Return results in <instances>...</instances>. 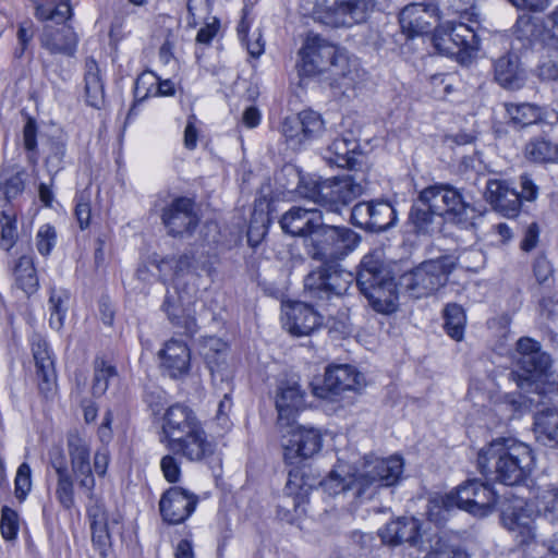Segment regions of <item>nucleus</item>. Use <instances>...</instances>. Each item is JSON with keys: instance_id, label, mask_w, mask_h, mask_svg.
I'll use <instances>...</instances> for the list:
<instances>
[{"instance_id": "f257e3e1", "label": "nucleus", "mask_w": 558, "mask_h": 558, "mask_svg": "<svg viewBox=\"0 0 558 558\" xmlns=\"http://www.w3.org/2000/svg\"><path fill=\"white\" fill-rule=\"evenodd\" d=\"M163 438L167 449L191 462H201L215 453L216 446L208 439L201 421L189 407L177 403L163 415Z\"/></svg>"}, {"instance_id": "f03ea898", "label": "nucleus", "mask_w": 558, "mask_h": 558, "mask_svg": "<svg viewBox=\"0 0 558 558\" xmlns=\"http://www.w3.org/2000/svg\"><path fill=\"white\" fill-rule=\"evenodd\" d=\"M299 74L314 76L329 72L336 87L343 92L354 88L359 76L347 56L319 35L310 33L299 51Z\"/></svg>"}, {"instance_id": "7ed1b4c3", "label": "nucleus", "mask_w": 558, "mask_h": 558, "mask_svg": "<svg viewBox=\"0 0 558 558\" xmlns=\"http://www.w3.org/2000/svg\"><path fill=\"white\" fill-rule=\"evenodd\" d=\"M477 464L482 473H495L500 483L513 486L522 483L535 465L533 450L526 444L498 439L481 449Z\"/></svg>"}, {"instance_id": "20e7f679", "label": "nucleus", "mask_w": 558, "mask_h": 558, "mask_svg": "<svg viewBox=\"0 0 558 558\" xmlns=\"http://www.w3.org/2000/svg\"><path fill=\"white\" fill-rule=\"evenodd\" d=\"M498 502V495L489 485L478 480H469L459 485L454 493L433 497L427 506L428 520L441 524L450 510L457 506L476 517L488 515Z\"/></svg>"}, {"instance_id": "39448f33", "label": "nucleus", "mask_w": 558, "mask_h": 558, "mask_svg": "<svg viewBox=\"0 0 558 558\" xmlns=\"http://www.w3.org/2000/svg\"><path fill=\"white\" fill-rule=\"evenodd\" d=\"M360 236L347 227H337L323 222L304 240L307 255L322 264L339 265L359 245Z\"/></svg>"}, {"instance_id": "423d86ee", "label": "nucleus", "mask_w": 558, "mask_h": 558, "mask_svg": "<svg viewBox=\"0 0 558 558\" xmlns=\"http://www.w3.org/2000/svg\"><path fill=\"white\" fill-rule=\"evenodd\" d=\"M363 192L360 183L350 177L332 178L326 180H301L299 193L318 204L326 211L341 215L342 210Z\"/></svg>"}, {"instance_id": "0eeeda50", "label": "nucleus", "mask_w": 558, "mask_h": 558, "mask_svg": "<svg viewBox=\"0 0 558 558\" xmlns=\"http://www.w3.org/2000/svg\"><path fill=\"white\" fill-rule=\"evenodd\" d=\"M512 360L510 378L521 390H532L538 380L549 375L553 366L551 356L543 350L538 341L529 337L517 341Z\"/></svg>"}, {"instance_id": "6e6552de", "label": "nucleus", "mask_w": 558, "mask_h": 558, "mask_svg": "<svg viewBox=\"0 0 558 558\" xmlns=\"http://www.w3.org/2000/svg\"><path fill=\"white\" fill-rule=\"evenodd\" d=\"M454 265L453 257L448 255L425 260L401 277V286L413 298L430 295L447 283Z\"/></svg>"}, {"instance_id": "1a4fd4ad", "label": "nucleus", "mask_w": 558, "mask_h": 558, "mask_svg": "<svg viewBox=\"0 0 558 558\" xmlns=\"http://www.w3.org/2000/svg\"><path fill=\"white\" fill-rule=\"evenodd\" d=\"M353 281L354 275L340 265L323 264L304 278V292L317 303L326 302L344 295Z\"/></svg>"}, {"instance_id": "9d476101", "label": "nucleus", "mask_w": 558, "mask_h": 558, "mask_svg": "<svg viewBox=\"0 0 558 558\" xmlns=\"http://www.w3.org/2000/svg\"><path fill=\"white\" fill-rule=\"evenodd\" d=\"M403 473V460L392 456L387 459L375 458L367 460L359 473L361 484L356 488L360 500L371 499L379 487L397 484Z\"/></svg>"}, {"instance_id": "9b49d317", "label": "nucleus", "mask_w": 558, "mask_h": 558, "mask_svg": "<svg viewBox=\"0 0 558 558\" xmlns=\"http://www.w3.org/2000/svg\"><path fill=\"white\" fill-rule=\"evenodd\" d=\"M281 437L284 460L293 464L299 459H308L322 448L318 429L298 425L295 421L287 426H277Z\"/></svg>"}, {"instance_id": "f8f14e48", "label": "nucleus", "mask_w": 558, "mask_h": 558, "mask_svg": "<svg viewBox=\"0 0 558 558\" xmlns=\"http://www.w3.org/2000/svg\"><path fill=\"white\" fill-rule=\"evenodd\" d=\"M433 41L439 53L461 60L471 57L481 45L478 35L463 23L435 27Z\"/></svg>"}, {"instance_id": "ddd939ff", "label": "nucleus", "mask_w": 558, "mask_h": 558, "mask_svg": "<svg viewBox=\"0 0 558 558\" xmlns=\"http://www.w3.org/2000/svg\"><path fill=\"white\" fill-rule=\"evenodd\" d=\"M534 510L523 499L513 497L501 506V523L519 545H527L536 537Z\"/></svg>"}, {"instance_id": "4468645a", "label": "nucleus", "mask_w": 558, "mask_h": 558, "mask_svg": "<svg viewBox=\"0 0 558 558\" xmlns=\"http://www.w3.org/2000/svg\"><path fill=\"white\" fill-rule=\"evenodd\" d=\"M372 0H333L332 5L315 11V17L330 27H350L366 20Z\"/></svg>"}, {"instance_id": "2eb2a0df", "label": "nucleus", "mask_w": 558, "mask_h": 558, "mask_svg": "<svg viewBox=\"0 0 558 558\" xmlns=\"http://www.w3.org/2000/svg\"><path fill=\"white\" fill-rule=\"evenodd\" d=\"M72 474L78 487L85 494H92L96 481L90 465V444L78 430H71L66 436Z\"/></svg>"}, {"instance_id": "dca6fc26", "label": "nucleus", "mask_w": 558, "mask_h": 558, "mask_svg": "<svg viewBox=\"0 0 558 558\" xmlns=\"http://www.w3.org/2000/svg\"><path fill=\"white\" fill-rule=\"evenodd\" d=\"M161 221L172 238L191 236L199 223L195 204L189 197H177L161 209Z\"/></svg>"}, {"instance_id": "f3484780", "label": "nucleus", "mask_w": 558, "mask_h": 558, "mask_svg": "<svg viewBox=\"0 0 558 558\" xmlns=\"http://www.w3.org/2000/svg\"><path fill=\"white\" fill-rule=\"evenodd\" d=\"M397 220L396 210L388 202H361L351 210L353 225L373 232L392 227Z\"/></svg>"}, {"instance_id": "a211bd4d", "label": "nucleus", "mask_w": 558, "mask_h": 558, "mask_svg": "<svg viewBox=\"0 0 558 558\" xmlns=\"http://www.w3.org/2000/svg\"><path fill=\"white\" fill-rule=\"evenodd\" d=\"M364 376L351 365H336L328 367L325 373L324 386L314 387L315 396L331 399L347 390H357L364 386Z\"/></svg>"}, {"instance_id": "6ab92c4d", "label": "nucleus", "mask_w": 558, "mask_h": 558, "mask_svg": "<svg viewBox=\"0 0 558 558\" xmlns=\"http://www.w3.org/2000/svg\"><path fill=\"white\" fill-rule=\"evenodd\" d=\"M438 21V8L433 1L427 3H410L399 14L401 29L408 37L429 33Z\"/></svg>"}, {"instance_id": "aec40b11", "label": "nucleus", "mask_w": 558, "mask_h": 558, "mask_svg": "<svg viewBox=\"0 0 558 558\" xmlns=\"http://www.w3.org/2000/svg\"><path fill=\"white\" fill-rule=\"evenodd\" d=\"M354 280L362 293L393 280L381 247H376L364 255Z\"/></svg>"}, {"instance_id": "412c9836", "label": "nucleus", "mask_w": 558, "mask_h": 558, "mask_svg": "<svg viewBox=\"0 0 558 558\" xmlns=\"http://www.w3.org/2000/svg\"><path fill=\"white\" fill-rule=\"evenodd\" d=\"M197 502L196 495L174 486L162 494L159 502L160 513L168 523L180 524L193 513Z\"/></svg>"}, {"instance_id": "4be33fe9", "label": "nucleus", "mask_w": 558, "mask_h": 558, "mask_svg": "<svg viewBox=\"0 0 558 558\" xmlns=\"http://www.w3.org/2000/svg\"><path fill=\"white\" fill-rule=\"evenodd\" d=\"M304 395L295 376L279 383L276 395L277 426H287L295 421L296 414L304 407Z\"/></svg>"}, {"instance_id": "5701e85b", "label": "nucleus", "mask_w": 558, "mask_h": 558, "mask_svg": "<svg viewBox=\"0 0 558 558\" xmlns=\"http://www.w3.org/2000/svg\"><path fill=\"white\" fill-rule=\"evenodd\" d=\"M283 327L295 337L310 336L323 325V318L313 306L293 302L284 306Z\"/></svg>"}, {"instance_id": "b1692460", "label": "nucleus", "mask_w": 558, "mask_h": 558, "mask_svg": "<svg viewBox=\"0 0 558 558\" xmlns=\"http://www.w3.org/2000/svg\"><path fill=\"white\" fill-rule=\"evenodd\" d=\"M383 543L397 546L409 544L411 547H422L423 533L421 521L415 518H399L386 524L379 531Z\"/></svg>"}, {"instance_id": "393cba45", "label": "nucleus", "mask_w": 558, "mask_h": 558, "mask_svg": "<svg viewBox=\"0 0 558 558\" xmlns=\"http://www.w3.org/2000/svg\"><path fill=\"white\" fill-rule=\"evenodd\" d=\"M484 196L486 202L505 217L513 218L521 209L519 192L505 180H488Z\"/></svg>"}, {"instance_id": "a878e982", "label": "nucleus", "mask_w": 558, "mask_h": 558, "mask_svg": "<svg viewBox=\"0 0 558 558\" xmlns=\"http://www.w3.org/2000/svg\"><path fill=\"white\" fill-rule=\"evenodd\" d=\"M323 220V215L317 209L293 206L282 215L280 226L284 233L305 240L313 235V231L318 229Z\"/></svg>"}, {"instance_id": "bb28decb", "label": "nucleus", "mask_w": 558, "mask_h": 558, "mask_svg": "<svg viewBox=\"0 0 558 558\" xmlns=\"http://www.w3.org/2000/svg\"><path fill=\"white\" fill-rule=\"evenodd\" d=\"M29 341L36 375L39 379V389L44 393H48L52 390L57 380L54 362L49 345L39 333H33Z\"/></svg>"}, {"instance_id": "cd10ccee", "label": "nucleus", "mask_w": 558, "mask_h": 558, "mask_svg": "<svg viewBox=\"0 0 558 558\" xmlns=\"http://www.w3.org/2000/svg\"><path fill=\"white\" fill-rule=\"evenodd\" d=\"M162 371L171 378H180L190 371L191 352L186 343L170 339L159 352Z\"/></svg>"}, {"instance_id": "c85d7f7f", "label": "nucleus", "mask_w": 558, "mask_h": 558, "mask_svg": "<svg viewBox=\"0 0 558 558\" xmlns=\"http://www.w3.org/2000/svg\"><path fill=\"white\" fill-rule=\"evenodd\" d=\"M462 189L454 187L451 184H435L425 187L421 192V199L427 204L434 213L446 219L454 209L456 202L460 201Z\"/></svg>"}, {"instance_id": "c756f323", "label": "nucleus", "mask_w": 558, "mask_h": 558, "mask_svg": "<svg viewBox=\"0 0 558 558\" xmlns=\"http://www.w3.org/2000/svg\"><path fill=\"white\" fill-rule=\"evenodd\" d=\"M58 28L46 25L40 36V43L50 53L74 56L77 46V36L73 28L61 23Z\"/></svg>"}, {"instance_id": "7c9ffc66", "label": "nucleus", "mask_w": 558, "mask_h": 558, "mask_svg": "<svg viewBox=\"0 0 558 558\" xmlns=\"http://www.w3.org/2000/svg\"><path fill=\"white\" fill-rule=\"evenodd\" d=\"M495 81L505 89L518 90L525 84V72L520 65L519 57L506 53L494 63Z\"/></svg>"}, {"instance_id": "2f4dec72", "label": "nucleus", "mask_w": 558, "mask_h": 558, "mask_svg": "<svg viewBox=\"0 0 558 558\" xmlns=\"http://www.w3.org/2000/svg\"><path fill=\"white\" fill-rule=\"evenodd\" d=\"M361 484L359 473H350L345 465H338L332 469L328 475L320 481L319 486L324 493L329 496H337L340 494L347 495L352 493L356 499V488Z\"/></svg>"}, {"instance_id": "473e14b6", "label": "nucleus", "mask_w": 558, "mask_h": 558, "mask_svg": "<svg viewBox=\"0 0 558 558\" xmlns=\"http://www.w3.org/2000/svg\"><path fill=\"white\" fill-rule=\"evenodd\" d=\"M533 432L538 442L558 448V409L545 408L534 415Z\"/></svg>"}, {"instance_id": "72a5a7b5", "label": "nucleus", "mask_w": 558, "mask_h": 558, "mask_svg": "<svg viewBox=\"0 0 558 558\" xmlns=\"http://www.w3.org/2000/svg\"><path fill=\"white\" fill-rule=\"evenodd\" d=\"M483 214L484 210L481 204L473 202L472 196L462 190L460 201L456 202L454 209L451 210L447 220L459 226L461 229H471Z\"/></svg>"}, {"instance_id": "f704fd0d", "label": "nucleus", "mask_w": 558, "mask_h": 558, "mask_svg": "<svg viewBox=\"0 0 558 558\" xmlns=\"http://www.w3.org/2000/svg\"><path fill=\"white\" fill-rule=\"evenodd\" d=\"M483 214L484 210L481 204L473 202L472 196L462 190L460 201L456 202L454 209L451 210L447 220L459 226L461 229H471Z\"/></svg>"}, {"instance_id": "c9c22d12", "label": "nucleus", "mask_w": 558, "mask_h": 558, "mask_svg": "<svg viewBox=\"0 0 558 558\" xmlns=\"http://www.w3.org/2000/svg\"><path fill=\"white\" fill-rule=\"evenodd\" d=\"M162 310L167 313L171 324L182 329L183 333L193 336L197 332L196 318L182 307L181 298H175L167 291Z\"/></svg>"}, {"instance_id": "e433bc0d", "label": "nucleus", "mask_w": 558, "mask_h": 558, "mask_svg": "<svg viewBox=\"0 0 558 558\" xmlns=\"http://www.w3.org/2000/svg\"><path fill=\"white\" fill-rule=\"evenodd\" d=\"M172 96L174 84L170 80L159 81L153 72L142 73L136 82L134 95L137 101H143L150 95Z\"/></svg>"}, {"instance_id": "4c0bfd02", "label": "nucleus", "mask_w": 558, "mask_h": 558, "mask_svg": "<svg viewBox=\"0 0 558 558\" xmlns=\"http://www.w3.org/2000/svg\"><path fill=\"white\" fill-rule=\"evenodd\" d=\"M371 306L378 313L390 314L398 308V293L395 280L383 286H377L369 291L362 293Z\"/></svg>"}, {"instance_id": "58836bf2", "label": "nucleus", "mask_w": 558, "mask_h": 558, "mask_svg": "<svg viewBox=\"0 0 558 558\" xmlns=\"http://www.w3.org/2000/svg\"><path fill=\"white\" fill-rule=\"evenodd\" d=\"M437 213L421 199V194L417 201L412 205L409 213V223L416 234H429L436 229Z\"/></svg>"}, {"instance_id": "ea45409f", "label": "nucleus", "mask_w": 558, "mask_h": 558, "mask_svg": "<svg viewBox=\"0 0 558 558\" xmlns=\"http://www.w3.org/2000/svg\"><path fill=\"white\" fill-rule=\"evenodd\" d=\"M84 82L86 102L90 107L99 109L105 102V90L99 75L98 64L95 60L86 61Z\"/></svg>"}, {"instance_id": "a19ab883", "label": "nucleus", "mask_w": 558, "mask_h": 558, "mask_svg": "<svg viewBox=\"0 0 558 558\" xmlns=\"http://www.w3.org/2000/svg\"><path fill=\"white\" fill-rule=\"evenodd\" d=\"M14 277L17 287L27 295L37 292L39 281L32 256L23 255L19 258L14 267Z\"/></svg>"}, {"instance_id": "79ce46f5", "label": "nucleus", "mask_w": 558, "mask_h": 558, "mask_svg": "<svg viewBox=\"0 0 558 558\" xmlns=\"http://www.w3.org/2000/svg\"><path fill=\"white\" fill-rule=\"evenodd\" d=\"M527 159L534 162H555L558 163V144L544 137L532 138L524 149Z\"/></svg>"}, {"instance_id": "37998d69", "label": "nucleus", "mask_w": 558, "mask_h": 558, "mask_svg": "<svg viewBox=\"0 0 558 558\" xmlns=\"http://www.w3.org/2000/svg\"><path fill=\"white\" fill-rule=\"evenodd\" d=\"M70 294L64 289L51 288L48 299V311L50 313L49 325L54 330H60L64 325L68 312Z\"/></svg>"}, {"instance_id": "c03bdc74", "label": "nucleus", "mask_w": 558, "mask_h": 558, "mask_svg": "<svg viewBox=\"0 0 558 558\" xmlns=\"http://www.w3.org/2000/svg\"><path fill=\"white\" fill-rule=\"evenodd\" d=\"M357 143L352 137H337L329 146V159L338 167H351L354 162V153Z\"/></svg>"}, {"instance_id": "a18cd8bd", "label": "nucleus", "mask_w": 558, "mask_h": 558, "mask_svg": "<svg viewBox=\"0 0 558 558\" xmlns=\"http://www.w3.org/2000/svg\"><path fill=\"white\" fill-rule=\"evenodd\" d=\"M506 111L514 124L526 126L543 118V109L532 104H507Z\"/></svg>"}, {"instance_id": "49530a36", "label": "nucleus", "mask_w": 558, "mask_h": 558, "mask_svg": "<svg viewBox=\"0 0 558 558\" xmlns=\"http://www.w3.org/2000/svg\"><path fill=\"white\" fill-rule=\"evenodd\" d=\"M45 155V166L48 172L53 177L64 165L66 144L61 138H48L43 146Z\"/></svg>"}, {"instance_id": "de8ad7c7", "label": "nucleus", "mask_w": 558, "mask_h": 558, "mask_svg": "<svg viewBox=\"0 0 558 558\" xmlns=\"http://www.w3.org/2000/svg\"><path fill=\"white\" fill-rule=\"evenodd\" d=\"M25 171H3L0 174V190L2 191L7 204L3 208L10 205V202L21 195L25 189Z\"/></svg>"}, {"instance_id": "09e8293b", "label": "nucleus", "mask_w": 558, "mask_h": 558, "mask_svg": "<svg viewBox=\"0 0 558 558\" xmlns=\"http://www.w3.org/2000/svg\"><path fill=\"white\" fill-rule=\"evenodd\" d=\"M444 328L454 340L460 341L463 338L465 327V314L463 308L453 303L448 304L444 310Z\"/></svg>"}, {"instance_id": "8fccbe9b", "label": "nucleus", "mask_w": 558, "mask_h": 558, "mask_svg": "<svg viewBox=\"0 0 558 558\" xmlns=\"http://www.w3.org/2000/svg\"><path fill=\"white\" fill-rule=\"evenodd\" d=\"M16 215L11 205L0 209V246L9 251L16 242Z\"/></svg>"}, {"instance_id": "3c124183", "label": "nucleus", "mask_w": 558, "mask_h": 558, "mask_svg": "<svg viewBox=\"0 0 558 558\" xmlns=\"http://www.w3.org/2000/svg\"><path fill=\"white\" fill-rule=\"evenodd\" d=\"M118 377L117 369L113 365L108 364L102 359H96L94 363V380L92 386L93 395L96 397L102 396L111 380Z\"/></svg>"}, {"instance_id": "603ef678", "label": "nucleus", "mask_w": 558, "mask_h": 558, "mask_svg": "<svg viewBox=\"0 0 558 558\" xmlns=\"http://www.w3.org/2000/svg\"><path fill=\"white\" fill-rule=\"evenodd\" d=\"M36 17L41 21L56 22L57 24L64 23L70 19L72 12L69 2H47L36 7Z\"/></svg>"}, {"instance_id": "864d4df0", "label": "nucleus", "mask_w": 558, "mask_h": 558, "mask_svg": "<svg viewBox=\"0 0 558 558\" xmlns=\"http://www.w3.org/2000/svg\"><path fill=\"white\" fill-rule=\"evenodd\" d=\"M74 480L75 477L71 473L57 477L56 498L66 510L72 509L75 505Z\"/></svg>"}, {"instance_id": "5fc2aeb1", "label": "nucleus", "mask_w": 558, "mask_h": 558, "mask_svg": "<svg viewBox=\"0 0 558 558\" xmlns=\"http://www.w3.org/2000/svg\"><path fill=\"white\" fill-rule=\"evenodd\" d=\"M305 141L318 137L325 129L322 116L313 110H303L299 113Z\"/></svg>"}, {"instance_id": "6e6d98bb", "label": "nucleus", "mask_w": 558, "mask_h": 558, "mask_svg": "<svg viewBox=\"0 0 558 558\" xmlns=\"http://www.w3.org/2000/svg\"><path fill=\"white\" fill-rule=\"evenodd\" d=\"M281 134L284 136L287 143L292 147L296 148L301 146L305 141L303 130L301 126L300 117L292 116L287 117L281 123Z\"/></svg>"}, {"instance_id": "4d7b16f0", "label": "nucleus", "mask_w": 558, "mask_h": 558, "mask_svg": "<svg viewBox=\"0 0 558 558\" xmlns=\"http://www.w3.org/2000/svg\"><path fill=\"white\" fill-rule=\"evenodd\" d=\"M424 558H470L469 555L459 548L451 546L447 539L437 536L430 550Z\"/></svg>"}, {"instance_id": "13d9d810", "label": "nucleus", "mask_w": 558, "mask_h": 558, "mask_svg": "<svg viewBox=\"0 0 558 558\" xmlns=\"http://www.w3.org/2000/svg\"><path fill=\"white\" fill-rule=\"evenodd\" d=\"M267 216L260 211L255 213L247 229V242L251 246H257L267 233Z\"/></svg>"}, {"instance_id": "bf43d9fd", "label": "nucleus", "mask_w": 558, "mask_h": 558, "mask_svg": "<svg viewBox=\"0 0 558 558\" xmlns=\"http://www.w3.org/2000/svg\"><path fill=\"white\" fill-rule=\"evenodd\" d=\"M539 507L547 521L558 524V489L545 492L541 497Z\"/></svg>"}, {"instance_id": "052dcab7", "label": "nucleus", "mask_w": 558, "mask_h": 558, "mask_svg": "<svg viewBox=\"0 0 558 558\" xmlns=\"http://www.w3.org/2000/svg\"><path fill=\"white\" fill-rule=\"evenodd\" d=\"M37 125L34 119L28 118L23 128V144L28 151V161L36 163L37 156V141H36Z\"/></svg>"}, {"instance_id": "680f3d73", "label": "nucleus", "mask_w": 558, "mask_h": 558, "mask_svg": "<svg viewBox=\"0 0 558 558\" xmlns=\"http://www.w3.org/2000/svg\"><path fill=\"white\" fill-rule=\"evenodd\" d=\"M57 240L56 229L50 225H44L36 234V247L38 252L47 256L53 248Z\"/></svg>"}, {"instance_id": "e2e57ef3", "label": "nucleus", "mask_w": 558, "mask_h": 558, "mask_svg": "<svg viewBox=\"0 0 558 558\" xmlns=\"http://www.w3.org/2000/svg\"><path fill=\"white\" fill-rule=\"evenodd\" d=\"M0 529L2 536L8 539H14L19 531V518L17 513L9 508L3 507L1 510V522Z\"/></svg>"}, {"instance_id": "0e129e2a", "label": "nucleus", "mask_w": 558, "mask_h": 558, "mask_svg": "<svg viewBox=\"0 0 558 558\" xmlns=\"http://www.w3.org/2000/svg\"><path fill=\"white\" fill-rule=\"evenodd\" d=\"M211 10V0H189V25L196 26L199 20H207Z\"/></svg>"}, {"instance_id": "69168bd1", "label": "nucleus", "mask_w": 558, "mask_h": 558, "mask_svg": "<svg viewBox=\"0 0 558 558\" xmlns=\"http://www.w3.org/2000/svg\"><path fill=\"white\" fill-rule=\"evenodd\" d=\"M31 466L24 462L22 463L16 472L15 476V495L19 499H24L26 495L29 493L32 487V478H31Z\"/></svg>"}, {"instance_id": "338daca9", "label": "nucleus", "mask_w": 558, "mask_h": 558, "mask_svg": "<svg viewBox=\"0 0 558 558\" xmlns=\"http://www.w3.org/2000/svg\"><path fill=\"white\" fill-rule=\"evenodd\" d=\"M150 266L158 272V280L162 282L177 277L171 256L160 258L157 254L150 255Z\"/></svg>"}, {"instance_id": "774afa93", "label": "nucleus", "mask_w": 558, "mask_h": 558, "mask_svg": "<svg viewBox=\"0 0 558 558\" xmlns=\"http://www.w3.org/2000/svg\"><path fill=\"white\" fill-rule=\"evenodd\" d=\"M551 28L543 35V43L549 49L558 50V7H556L547 16Z\"/></svg>"}]
</instances>
